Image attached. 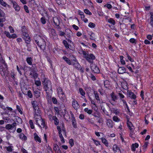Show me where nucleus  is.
Masks as SVG:
<instances>
[{
  "mask_svg": "<svg viewBox=\"0 0 153 153\" xmlns=\"http://www.w3.org/2000/svg\"><path fill=\"white\" fill-rule=\"evenodd\" d=\"M35 84L37 86H39L41 85V82L40 80H35Z\"/></svg>",
  "mask_w": 153,
  "mask_h": 153,
  "instance_id": "09e8293b",
  "label": "nucleus"
},
{
  "mask_svg": "<svg viewBox=\"0 0 153 153\" xmlns=\"http://www.w3.org/2000/svg\"><path fill=\"white\" fill-rule=\"evenodd\" d=\"M57 91L58 96L60 95H62V94H64L63 91H62V90L60 87H59L58 88Z\"/></svg>",
  "mask_w": 153,
  "mask_h": 153,
  "instance_id": "473e14b6",
  "label": "nucleus"
},
{
  "mask_svg": "<svg viewBox=\"0 0 153 153\" xmlns=\"http://www.w3.org/2000/svg\"><path fill=\"white\" fill-rule=\"evenodd\" d=\"M93 140L94 141V143L97 146H98L100 145V143L99 141L93 139Z\"/></svg>",
  "mask_w": 153,
  "mask_h": 153,
  "instance_id": "680f3d73",
  "label": "nucleus"
},
{
  "mask_svg": "<svg viewBox=\"0 0 153 153\" xmlns=\"http://www.w3.org/2000/svg\"><path fill=\"white\" fill-rule=\"evenodd\" d=\"M49 118L50 120H53L54 121V124L55 125H57L58 124L59 120L56 116H52L51 115H50Z\"/></svg>",
  "mask_w": 153,
  "mask_h": 153,
  "instance_id": "dca6fc26",
  "label": "nucleus"
},
{
  "mask_svg": "<svg viewBox=\"0 0 153 153\" xmlns=\"http://www.w3.org/2000/svg\"><path fill=\"white\" fill-rule=\"evenodd\" d=\"M78 104L77 101L74 99H73L72 102V105H75Z\"/></svg>",
  "mask_w": 153,
  "mask_h": 153,
  "instance_id": "338daca9",
  "label": "nucleus"
},
{
  "mask_svg": "<svg viewBox=\"0 0 153 153\" xmlns=\"http://www.w3.org/2000/svg\"><path fill=\"white\" fill-rule=\"evenodd\" d=\"M104 85L105 87L107 88L108 87L109 82L108 80H105L104 82Z\"/></svg>",
  "mask_w": 153,
  "mask_h": 153,
  "instance_id": "de8ad7c7",
  "label": "nucleus"
},
{
  "mask_svg": "<svg viewBox=\"0 0 153 153\" xmlns=\"http://www.w3.org/2000/svg\"><path fill=\"white\" fill-rule=\"evenodd\" d=\"M139 145L138 143H135L134 144H133L131 146L132 150L134 152L136 150V149L138 147Z\"/></svg>",
  "mask_w": 153,
  "mask_h": 153,
  "instance_id": "b1692460",
  "label": "nucleus"
},
{
  "mask_svg": "<svg viewBox=\"0 0 153 153\" xmlns=\"http://www.w3.org/2000/svg\"><path fill=\"white\" fill-rule=\"evenodd\" d=\"M34 39L35 43L42 50L45 49L46 44L45 39L43 37H42L39 35L36 34L34 36Z\"/></svg>",
  "mask_w": 153,
  "mask_h": 153,
  "instance_id": "f03ea898",
  "label": "nucleus"
},
{
  "mask_svg": "<svg viewBox=\"0 0 153 153\" xmlns=\"http://www.w3.org/2000/svg\"><path fill=\"white\" fill-rule=\"evenodd\" d=\"M70 114H71V117L72 125L74 128H76L77 126L76 125V122L75 119V117L74 116V115L71 111H70Z\"/></svg>",
  "mask_w": 153,
  "mask_h": 153,
  "instance_id": "9b49d317",
  "label": "nucleus"
},
{
  "mask_svg": "<svg viewBox=\"0 0 153 153\" xmlns=\"http://www.w3.org/2000/svg\"><path fill=\"white\" fill-rule=\"evenodd\" d=\"M4 33L7 37L9 38H11V36L9 32L5 31L4 32Z\"/></svg>",
  "mask_w": 153,
  "mask_h": 153,
  "instance_id": "bf43d9fd",
  "label": "nucleus"
},
{
  "mask_svg": "<svg viewBox=\"0 0 153 153\" xmlns=\"http://www.w3.org/2000/svg\"><path fill=\"white\" fill-rule=\"evenodd\" d=\"M34 111V119L36 124L41 128H47L45 121L42 118L40 115V111L38 106H33Z\"/></svg>",
  "mask_w": 153,
  "mask_h": 153,
  "instance_id": "f257e3e1",
  "label": "nucleus"
},
{
  "mask_svg": "<svg viewBox=\"0 0 153 153\" xmlns=\"http://www.w3.org/2000/svg\"><path fill=\"white\" fill-rule=\"evenodd\" d=\"M127 124L128 127L130 131H134L135 128L134 126H133V124L131 122L129 121V120L127 121Z\"/></svg>",
  "mask_w": 153,
  "mask_h": 153,
  "instance_id": "4468645a",
  "label": "nucleus"
},
{
  "mask_svg": "<svg viewBox=\"0 0 153 153\" xmlns=\"http://www.w3.org/2000/svg\"><path fill=\"white\" fill-rule=\"evenodd\" d=\"M126 56L128 57V59L131 62H133L134 61V60L133 59L131 58L130 56L129 55V54L127 53L126 54Z\"/></svg>",
  "mask_w": 153,
  "mask_h": 153,
  "instance_id": "864d4df0",
  "label": "nucleus"
},
{
  "mask_svg": "<svg viewBox=\"0 0 153 153\" xmlns=\"http://www.w3.org/2000/svg\"><path fill=\"white\" fill-rule=\"evenodd\" d=\"M89 35L90 36V39H91L94 40H95V34L92 32H90Z\"/></svg>",
  "mask_w": 153,
  "mask_h": 153,
  "instance_id": "c756f323",
  "label": "nucleus"
},
{
  "mask_svg": "<svg viewBox=\"0 0 153 153\" xmlns=\"http://www.w3.org/2000/svg\"><path fill=\"white\" fill-rule=\"evenodd\" d=\"M148 142H146L145 143L144 145L143 146V149H144V151H145V149L147 148L148 145Z\"/></svg>",
  "mask_w": 153,
  "mask_h": 153,
  "instance_id": "5fc2aeb1",
  "label": "nucleus"
},
{
  "mask_svg": "<svg viewBox=\"0 0 153 153\" xmlns=\"http://www.w3.org/2000/svg\"><path fill=\"white\" fill-rule=\"evenodd\" d=\"M68 47V48H67V49H69L70 50L73 51L74 49V44H69Z\"/></svg>",
  "mask_w": 153,
  "mask_h": 153,
  "instance_id": "c9c22d12",
  "label": "nucleus"
},
{
  "mask_svg": "<svg viewBox=\"0 0 153 153\" xmlns=\"http://www.w3.org/2000/svg\"><path fill=\"white\" fill-rule=\"evenodd\" d=\"M126 69L123 67H120L118 69V73L119 74H123L126 72Z\"/></svg>",
  "mask_w": 153,
  "mask_h": 153,
  "instance_id": "aec40b11",
  "label": "nucleus"
},
{
  "mask_svg": "<svg viewBox=\"0 0 153 153\" xmlns=\"http://www.w3.org/2000/svg\"><path fill=\"white\" fill-rule=\"evenodd\" d=\"M62 42L63 44L65 46V48L66 49L67 48H68V46L69 44L65 40H64Z\"/></svg>",
  "mask_w": 153,
  "mask_h": 153,
  "instance_id": "ea45409f",
  "label": "nucleus"
},
{
  "mask_svg": "<svg viewBox=\"0 0 153 153\" xmlns=\"http://www.w3.org/2000/svg\"><path fill=\"white\" fill-rule=\"evenodd\" d=\"M16 69L17 71L19 72V73L20 74V75H22V72L21 71V69L18 66V65L16 66Z\"/></svg>",
  "mask_w": 153,
  "mask_h": 153,
  "instance_id": "e2e57ef3",
  "label": "nucleus"
},
{
  "mask_svg": "<svg viewBox=\"0 0 153 153\" xmlns=\"http://www.w3.org/2000/svg\"><path fill=\"white\" fill-rule=\"evenodd\" d=\"M113 150L114 153H121L120 149L117 145L115 144L113 146Z\"/></svg>",
  "mask_w": 153,
  "mask_h": 153,
  "instance_id": "ddd939ff",
  "label": "nucleus"
},
{
  "mask_svg": "<svg viewBox=\"0 0 153 153\" xmlns=\"http://www.w3.org/2000/svg\"><path fill=\"white\" fill-rule=\"evenodd\" d=\"M88 26L91 28H94L95 27L96 25L95 24L92 22H90L89 23Z\"/></svg>",
  "mask_w": 153,
  "mask_h": 153,
  "instance_id": "37998d69",
  "label": "nucleus"
},
{
  "mask_svg": "<svg viewBox=\"0 0 153 153\" xmlns=\"http://www.w3.org/2000/svg\"><path fill=\"white\" fill-rule=\"evenodd\" d=\"M102 143L107 147L108 146V143L107 140L104 138H101V139Z\"/></svg>",
  "mask_w": 153,
  "mask_h": 153,
  "instance_id": "bb28decb",
  "label": "nucleus"
},
{
  "mask_svg": "<svg viewBox=\"0 0 153 153\" xmlns=\"http://www.w3.org/2000/svg\"><path fill=\"white\" fill-rule=\"evenodd\" d=\"M53 23L55 24L56 25L59 26V21L58 18L56 17H53Z\"/></svg>",
  "mask_w": 153,
  "mask_h": 153,
  "instance_id": "412c9836",
  "label": "nucleus"
},
{
  "mask_svg": "<svg viewBox=\"0 0 153 153\" xmlns=\"http://www.w3.org/2000/svg\"><path fill=\"white\" fill-rule=\"evenodd\" d=\"M79 93L82 96H84L85 95V93L82 88H80L79 89Z\"/></svg>",
  "mask_w": 153,
  "mask_h": 153,
  "instance_id": "4c0bfd02",
  "label": "nucleus"
},
{
  "mask_svg": "<svg viewBox=\"0 0 153 153\" xmlns=\"http://www.w3.org/2000/svg\"><path fill=\"white\" fill-rule=\"evenodd\" d=\"M84 12L86 14L89 15H92V13L87 9H85L84 10Z\"/></svg>",
  "mask_w": 153,
  "mask_h": 153,
  "instance_id": "8fccbe9b",
  "label": "nucleus"
},
{
  "mask_svg": "<svg viewBox=\"0 0 153 153\" xmlns=\"http://www.w3.org/2000/svg\"><path fill=\"white\" fill-rule=\"evenodd\" d=\"M69 143L71 147H72L74 145V140L73 139H71L69 140Z\"/></svg>",
  "mask_w": 153,
  "mask_h": 153,
  "instance_id": "79ce46f5",
  "label": "nucleus"
},
{
  "mask_svg": "<svg viewBox=\"0 0 153 153\" xmlns=\"http://www.w3.org/2000/svg\"><path fill=\"white\" fill-rule=\"evenodd\" d=\"M11 3L13 4V7L16 11H19L20 10V7L16 2L14 1H12Z\"/></svg>",
  "mask_w": 153,
  "mask_h": 153,
  "instance_id": "2eb2a0df",
  "label": "nucleus"
},
{
  "mask_svg": "<svg viewBox=\"0 0 153 153\" xmlns=\"http://www.w3.org/2000/svg\"><path fill=\"white\" fill-rule=\"evenodd\" d=\"M62 58L69 65H71V63L70 60L69 58L66 57V56H63Z\"/></svg>",
  "mask_w": 153,
  "mask_h": 153,
  "instance_id": "393cba45",
  "label": "nucleus"
},
{
  "mask_svg": "<svg viewBox=\"0 0 153 153\" xmlns=\"http://www.w3.org/2000/svg\"><path fill=\"white\" fill-rule=\"evenodd\" d=\"M24 8L25 12L27 13H29V11L28 10V7L26 5H24Z\"/></svg>",
  "mask_w": 153,
  "mask_h": 153,
  "instance_id": "052dcab7",
  "label": "nucleus"
},
{
  "mask_svg": "<svg viewBox=\"0 0 153 153\" xmlns=\"http://www.w3.org/2000/svg\"><path fill=\"white\" fill-rule=\"evenodd\" d=\"M16 123H14L12 124H7L5 126V128L6 129L10 130L12 132H13L16 130Z\"/></svg>",
  "mask_w": 153,
  "mask_h": 153,
  "instance_id": "0eeeda50",
  "label": "nucleus"
},
{
  "mask_svg": "<svg viewBox=\"0 0 153 153\" xmlns=\"http://www.w3.org/2000/svg\"><path fill=\"white\" fill-rule=\"evenodd\" d=\"M111 97L112 100L114 101L117 99V97L115 94L114 92H112L111 94Z\"/></svg>",
  "mask_w": 153,
  "mask_h": 153,
  "instance_id": "7c9ffc66",
  "label": "nucleus"
},
{
  "mask_svg": "<svg viewBox=\"0 0 153 153\" xmlns=\"http://www.w3.org/2000/svg\"><path fill=\"white\" fill-rule=\"evenodd\" d=\"M0 4L4 7H6L7 5L6 3L4 2L3 0H0Z\"/></svg>",
  "mask_w": 153,
  "mask_h": 153,
  "instance_id": "3c124183",
  "label": "nucleus"
},
{
  "mask_svg": "<svg viewBox=\"0 0 153 153\" xmlns=\"http://www.w3.org/2000/svg\"><path fill=\"white\" fill-rule=\"evenodd\" d=\"M73 65L74 66L75 68L77 69H78L81 67L80 65L77 62L75 63H74L73 64Z\"/></svg>",
  "mask_w": 153,
  "mask_h": 153,
  "instance_id": "72a5a7b5",
  "label": "nucleus"
},
{
  "mask_svg": "<svg viewBox=\"0 0 153 153\" xmlns=\"http://www.w3.org/2000/svg\"><path fill=\"white\" fill-rule=\"evenodd\" d=\"M55 113L57 115L63 116L65 120H68L70 118V116L68 114L64 107H62L60 106H58L54 108Z\"/></svg>",
  "mask_w": 153,
  "mask_h": 153,
  "instance_id": "7ed1b4c3",
  "label": "nucleus"
},
{
  "mask_svg": "<svg viewBox=\"0 0 153 153\" xmlns=\"http://www.w3.org/2000/svg\"><path fill=\"white\" fill-rule=\"evenodd\" d=\"M49 92H48V91H46V93L47 94V96L49 97H51V94L52 92H51L50 91H48Z\"/></svg>",
  "mask_w": 153,
  "mask_h": 153,
  "instance_id": "774afa93",
  "label": "nucleus"
},
{
  "mask_svg": "<svg viewBox=\"0 0 153 153\" xmlns=\"http://www.w3.org/2000/svg\"><path fill=\"white\" fill-rule=\"evenodd\" d=\"M57 129L59 131V136L60 138V140L62 143H64L65 142L64 138L62 136V133L64 135L66 136V132L63 124H62L60 126H57Z\"/></svg>",
  "mask_w": 153,
  "mask_h": 153,
  "instance_id": "20e7f679",
  "label": "nucleus"
},
{
  "mask_svg": "<svg viewBox=\"0 0 153 153\" xmlns=\"http://www.w3.org/2000/svg\"><path fill=\"white\" fill-rule=\"evenodd\" d=\"M90 68L93 72L95 73H98L100 72V70L98 67L95 64L93 63L90 65Z\"/></svg>",
  "mask_w": 153,
  "mask_h": 153,
  "instance_id": "1a4fd4ad",
  "label": "nucleus"
},
{
  "mask_svg": "<svg viewBox=\"0 0 153 153\" xmlns=\"http://www.w3.org/2000/svg\"><path fill=\"white\" fill-rule=\"evenodd\" d=\"M5 16L4 13L2 10L0 9V17H3Z\"/></svg>",
  "mask_w": 153,
  "mask_h": 153,
  "instance_id": "4d7b16f0",
  "label": "nucleus"
},
{
  "mask_svg": "<svg viewBox=\"0 0 153 153\" xmlns=\"http://www.w3.org/2000/svg\"><path fill=\"white\" fill-rule=\"evenodd\" d=\"M11 76V77L14 80H15L16 79V78H15V74L13 72H11L10 74Z\"/></svg>",
  "mask_w": 153,
  "mask_h": 153,
  "instance_id": "0e129e2a",
  "label": "nucleus"
},
{
  "mask_svg": "<svg viewBox=\"0 0 153 153\" xmlns=\"http://www.w3.org/2000/svg\"><path fill=\"white\" fill-rule=\"evenodd\" d=\"M52 101L54 104H56L57 103V100L56 98L53 97L52 98Z\"/></svg>",
  "mask_w": 153,
  "mask_h": 153,
  "instance_id": "13d9d810",
  "label": "nucleus"
},
{
  "mask_svg": "<svg viewBox=\"0 0 153 153\" xmlns=\"http://www.w3.org/2000/svg\"><path fill=\"white\" fill-rule=\"evenodd\" d=\"M123 56H120V62L123 65H125L126 64L125 61L123 59Z\"/></svg>",
  "mask_w": 153,
  "mask_h": 153,
  "instance_id": "a19ab883",
  "label": "nucleus"
},
{
  "mask_svg": "<svg viewBox=\"0 0 153 153\" xmlns=\"http://www.w3.org/2000/svg\"><path fill=\"white\" fill-rule=\"evenodd\" d=\"M85 58L88 62L92 64L93 63V60L95 59V57L93 54H91L87 55Z\"/></svg>",
  "mask_w": 153,
  "mask_h": 153,
  "instance_id": "9d476101",
  "label": "nucleus"
},
{
  "mask_svg": "<svg viewBox=\"0 0 153 153\" xmlns=\"http://www.w3.org/2000/svg\"><path fill=\"white\" fill-rule=\"evenodd\" d=\"M41 21L42 24H45L46 23L45 19L44 17H42L41 18Z\"/></svg>",
  "mask_w": 153,
  "mask_h": 153,
  "instance_id": "603ef678",
  "label": "nucleus"
},
{
  "mask_svg": "<svg viewBox=\"0 0 153 153\" xmlns=\"http://www.w3.org/2000/svg\"><path fill=\"white\" fill-rule=\"evenodd\" d=\"M130 136L131 138H134L135 136L134 133V131H130Z\"/></svg>",
  "mask_w": 153,
  "mask_h": 153,
  "instance_id": "49530a36",
  "label": "nucleus"
},
{
  "mask_svg": "<svg viewBox=\"0 0 153 153\" xmlns=\"http://www.w3.org/2000/svg\"><path fill=\"white\" fill-rule=\"evenodd\" d=\"M113 119L114 121L117 122H118L120 121V119L118 117L116 116L113 117Z\"/></svg>",
  "mask_w": 153,
  "mask_h": 153,
  "instance_id": "58836bf2",
  "label": "nucleus"
},
{
  "mask_svg": "<svg viewBox=\"0 0 153 153\" xmlns=\"http://www.w3.org/2000/svg\"><path fill=\"white\" fill-rule=\"evenodd\" d=\"M32 59L31 57H28L26 59V61L27 63L30 65H32Z\"/></svg>",
  "mask_w": 153,
  "mask_h": 153,
  "instance_id": "c85d7f7f",
  "label": "nucleus"
},
{
  "mask_svg": "<svg viewBox=\"0 0 153 153\" xmlns=\"http://www.w3.org/2000/svg\"><path fill=\"white\" fill-rule=\"evenodd\" d=\"M34 138L36 142L39 143H41V139L40 137H39L36 133L34 134Z\"/></svg>",
  "mask_w": 153,
  "mask_h": 153,
  "instance_id": "a211bd4d",
  "label": "nucleus"
},
{
  "mask_svg": "<svg viewBox=\"0 0 153 153\" xmlns=\"http://www.w3.org/2000/svg\"><path fill=\"white\" fill-rule=\"evenodd\" d=\"M34 95L36 98H38L40 95V91L38 90H36L34 91Z\"/></svg>",
  "mask_w": 153,
  "mask_h": 153,
  "instance_id": "4be33fe9",
  "label": "nucleus"
},
{
  "mask_svg": "<svg viewBox=\"0 0 153 153\" xmlns=\"http://www.w3.org/2000/svg\"><path fill=\"white\" fill-rule=\"evenodd\" d=\"M85 5H86L89 2L91 3V2L90 0H82Z\"/></svg>",
  "mask_w": 153,
  "mask_h": 153,
  "instance_id": "69168bd1",
  "label": "nucleus"
},
{
  "mask_svg": "<svg viewBox=\"0 0 153 153\" xmlns=\"http://www.w3.org/2000/svg\"><path fill=\"white\" fill-rule=\"evenodd\" d=\"M42 82L46 91H50L51 92H52V86L51 81L45 79Z\"/></svg>",
  "mask_w": 153,
  "mask_h": 153,
  "instance_id": "39448f33",
  "label": "nucleus"
},
{
  "mask_svg": "<svg viewBox=\"0 0 153 153\" xmlns=\"http://www.w3.org/2000/svg\"><path fill=\"white\" fill-rule=\"evenodd\" d=\"M111 111L112 112L115 113L116 115L118 114L119 113L120 111L119 109L116 108H113L111 110Z\"/></svg>",
  "mask_w": 153,
  "mask_h": 153,
  "instance_id": "e433bc0d",
  "label": "nucleus"
},
{
  "mask_svg": "<svg viewBox=\"0 0 153 153\" xmlns=\"http://www.w3.org/2000/svg\"><path fill=\"white\" fill-rule=\"evenodd\" d=\"M94 95L95 97V99L97 100V102L99 103L100 102V100L99 97V94L97 91H94Z\"/></svg>",
  "mask_w": 153,
  "mask_h": 153,
  "instance_id": "5701e85b",
  "label": "nucleus"
},
{
  "mask_svg": "<svg viewBox=\"0 0 153 153\" xmlns=\"http://www.w3.org/2000/svg\"><path fill=\"white\" fill-rule=\"evenodd\" d=\"M106 124L109 128H112L113 126V122L111 120L108 119L107 120Z\"/></svg>",
  "mask_w": 153,
  "mask_h": 153,
  "instance_id": "f3484780",
  "label": "nucleus"
},
{
  "mask_svg": "<svg viewBox=\"0 0 153 153\" xmlns=\"http://www.w3.org/2000/svg\"><path fill=\"white\" fill-rule=\"evenodd\" d=\"M127 94L128 97L134 100L132 101H131V103H130V104L134 105L136 104L137 103V101L136 100H134L136 97V95L131 91H127Z\"/></svg>",
  "mask_w": 153,
  "mask_h": 153,
  "instance_id": "423d86ee",
  "label": "nucleus"
},
{
  "mask_svg": "<svg viewBox=\"0 0 153 153\" xmlns=\"http://www.w3.org/2000/svg\"><path fill=\"white\" fill-rule=\"evenodd\" d=\"M50 31L53 39H57V35L56 33L55 30L53 29H51Z\"/></svg>",
  "mask_w": 153,
  "mask_h": 153,
  "instance_id": "6ab92c4d",
  "label": "nucleus"
},
{
  "mask_svg": "<svg viewBox=\"0 0 153 153\" xmlns=\"http://www.w3.org/2000/svg\"><path fill=\"white\" fill-rule=\"evenodd\" d=\"M53 149L56 152L57 151V152H60V151L59 149V146L57 145L56 144H54L53 145Z\"/></svg>",
  "mask_w": 153,
  "mask_h": 153,
  "instance_id": "2f4dec72",
  "label": "nucleus"
},
{
  "mask_svg": "<svg viewBox=\"0 0 153 153\" xmlns=\"http://www.w3.org/2000/svg\"><path fill=\"white\" fill-rule=\"evenodd\" d=\"M108 21V22L111 23L113 25H114L115 24V21L112 18H110L107 19Z\"/></svg>",
  "mask_w": 153,
  "mask_h": 153,
  "instance_id": "f704fd0d",
  "label": "nucleus"
},
{
  "mask_svg": "<svg viewBox=\"0 0 153 153\" xmlns=\"http://www.w3.org/2000/svg\"><path fill=\"white\" fill-rule=\"evenodd\" d=\"M84 111L89 114H91L92 112V111L91 109H88V108H85Z\"/></svg>",
  "mask_w": 153,
  "mask_h": 153,
  "instance_id": "a18cd8bd",
  "label": "nucleus"
},
{
  "mask_svg": "<svg viewBox=\"0 0 153 153\" xmlns=\"http://www.w3.org/2000/svg\"><path fill=\"white\" fill-rule=\"evenodd\" d=\"M19 137L20 139L23 140H25L27 139V137L23 133L19 134Z\"/></svg>",
  "mask_w": 153,
  "mask_h": 153,
  "instance_id": "cd10ccee",
  "label": "nucleus"
},
{
  "mask_svg": "<svg viewBox=\"0 0 153 153\" xmlns=\"http://www.w3.org/2000/svg\"><path fill=\"white\" fill-rule=\"evenodd\" d=\"M8 144L9 145V146L5 147L8 153H10L11 152H13L12 151L14 149L13 146H12V144H10L9 143H8Z\"/></svg>",
  "mask_w": 153,
  "mask_h": 153,
  "instance_id": "f8f14e48",
  "label": "nucleus"
},
{
  "mask_svg": "<svg viewBox=\"0 0 153 153\" xmlns=\"http://www.w3.org/2000/svg\"><path fill=\"white\" fill-rule=\"evenodd\" d=\"M27 95L30 98L32 97L33 95L30 91L29 90L27 91Z\"/></svg>",
  "mask_w": 153,
  "mask_h": 153,
  "instance_id": "6e6d98bb",
  "label": "nucleus"
},
{
  "mask_svg": "<svg viewBox=\"0 0 153 153\" xmlns=\"http://www.w3.org/2000/svg\"><path fill=\"white\" fill-rule=\"evenodd\" d=\"M29 123L31 128L32 129H33L34 128V126L33 125V121L32 120H29Z\"/></svg>",
  "mask_w": 153,
  "mask_h": 153,
  "instance_id": "c03bdc74",
  "label": "nucleus"
},
{
  "mask_svg": "<svg viewBox=\"0 0 153 153\" xmlns=\"http://www.w3.org/2000/svg\"><path fill=\"white\" fill-rule=\"evenodd\" d=\"M58 96L60 100L63 102H65L66 101V97L64 94L62 95H60Z\"/></svg>",
  "mask_w": 153,
  "mask_h": 153,
  "instance_id": "a878e982",
  "label": "nucleus"
},
{
  "mask_svg": "<svg viewBox=\"0 0 153 153\" xmlns=\"http://www.w3.org/2000/svg\"><path fill=\"white\" fill-rule=\"evenodd\" d=\"M22 37L25 42L28 44L30 43L31 39L28 34L26 32H22Z\"/></svg>",
  "mask_w": 153,
  "mask_h": 153,
  "instance_id": "6e6552de",
  "label": "nucleus"
}]
</instances>
